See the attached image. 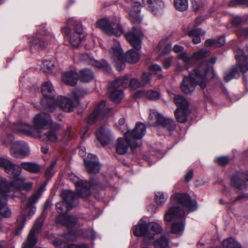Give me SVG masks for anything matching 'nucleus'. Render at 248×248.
I'll return each instance as SVG.
<instances>
[{"mask_svg": "<svg viewBox=\"0 0 248 248\" xmlns=\"http://www.w3.org/2000/svg\"><path fill=\"white\" fill-rule=\"evenodd\" d=\"M204 34V32L200 29H195L188 32L189 36L192 37V41L194 44H197L201 42L200 35Z\"/></svg>", "mask_w": 248, "mask_h": 248, "instance_id": "obj_37", "label": "nucleus"}, {"mask_svg": "<svg viewBox=\"0 0 248 248\" xmlns=\"http://www.w3.org/2000/svg\"><path fill=\"white\" fill-rule=\"evenodd\" d=\"M209 51L207 50L206 49L203 48L199 51L194 53L193 54V58H194V60H199L207 57L209 55Z\"/></svg>", "mask_w": 248, "mask_h": 248, "instance_id": "obj_42", "label": "nucleus"}, {"mask_svg": "<svg viewBox=\"0 0 248 248\" xmlns=\"http://www.w3.org/2000/svg\"><path fill=\"white\" fill-rule=\"evenodd\" d=\"M216 161L220 165H226L229 161V159L227 156H221L216 159Z\"/></svg>", "mask_w": 248, "mask_h": 248, "instance_id": "obj_56", "label": "nucleus"}, {"mask_svg": "<svg viewBox=\"0 0 248 248\" xmlns=\"http://www.w3.org/2000/svg\"><path fill=\"white\" fill-rule=\"evenodd\" d=\"M58 102L62 109L65 112H71L79 105V96L75 92L70 94V98L64 96L58 97Z\"/></svg>", "mask_w": 248, "mask_h": 248, "instance_id": "obj_15", "label": "nucleus"}, {"mask_svg": "<svg viewBox=\"0 0 248 248\" xmlns=\"http://www.w3.org/2000/svg\"><path fill=\"white\" fill-rule=\"evenodd\" d=\"M128 85V77L125 76L116 78L110 85V99L115 102H119L124 97V93L119 87L126 88Z\"/></svg>", "mask_w": 248, "mask_h": 248, "instance_id": "obj_12", "label": "nucleus"}, {"mask_svg": "<svg viewBox=\"0 0 248 248\" xmlns=\"http://www.w3.org/2000/svg\"><path fill=\"white\" fill-rule=\"evenodd\" d=\"M67 248H89L88 247L84 244H81L78 245L70 244Z\"/></svg>", "mask_w": 248, "mask_h": 248, "instance_id": "obj_63", "label": "nucleus"}, {"mask_svg": "<svg viewBox=\"0 0 248 248\" xmlns=\"http://www.w3.org/2000/svg\"><path fill=\"white\" fill-rule=\"evenodd\" d=\"M225 43V38L224 36L220 37L218 40H216V47H220L223 46Z\"/></svg>", "mask_w": 248, "mask_h": 248, "instance_id": "obj_58", "label": "nucleus"}, {"mask_svg": "<svg viewBox=\"0 0 248 248\" xmlns=\"http://www.w3.org/2000/svg\"><path fill=\"white\" fill-rule=\"evenodd\" d=\"M151 74L144 72L141 77V84L142 86L148 85L151 82Z\"/></svg>", "mask_w": 248, "mask_h": 248, "instance_id": "obj_49", "label": "nucleus"}, {"mask_svg": "<svg viewBox=\"0 0 248 248\" xmlns=\"http://www.w3.org/2000/svg\"><path fill=\"white\" fill-rule=\"evenodd\" d=\"M129 86L130 89L132 90H136V89L142 87L141 82H140L136 78H132L130 82L128 80V87Z\"/></svg>", "mask_w": 248, "mask_h": 248, "instance_id": "obj_50", "label": "nucleus"}, {"mask_svg": "<svg viewBox=\"0 0 248 248\" xmlns=\"http://www.w3.org/2000/svg\"><path fill=\"white\" fill-rule=\"evenodd\" d=\"M174 204L169 207V210L164 215L166 221H173L171 227L172 233L181 234L185 226V219L188 211L193 212L197 210L196 201L192 200L190 197L186 194H176L173 199Z\"/></svg>", "mask_w": 248, "mask_h": 248, "instance_id": "obj_1", "label": "nucleus"}, {"mask_svg": "<svg viewBox=\"0 0 248 248\" xmlns=\"http://www.w3.org/2000/svg\"><path fill=\"white\" fill-rule=\"evenodd\" d=\"M14 128L16 132L23 133L26 135L30 136L34 134V128L31 125L19 123L15 125Z\"/></svg>", "mask_w": 248, "mask_h": 248, "instance_id": "obj_29", "label": "nucleus"}, {"mask_svg": "<svg viewBox=\"0 0 248 248\" xmlns=\"http://www.w3.org/2000/svg\"><path fill=\"white\" fill-rule=\"evenodd\" d=\"M44 39H43L40 38V35L39 34H37L35 36H33L31 41V51H32V48L33 47L44 48L45 46V43Z\"/></svg>", "mask_w": 248, "mask_h": 248, "instance_id": "obj_36", "label": "nucleus"}, {"mask_svg": "<svg viewBox=\"0 0 248 248\" xmlns=\"http://www.w3.org/2000/svg\"><path fill=\"white\" fill-rule=\"evenodd\" d=\"M149 69L151 71L158 73L162 71V67L159 65L154 63L150 66Z\"/></svg>", "mask_w": 248, "mask_h": 248, "instance_id": "obj_57", "label": "nucleus"}, {"mask_svg": "<svg viewBox=\"0 0 248 248\" xmlns=\"http://www.w3.org/2000/svg\"><path fill=\"white\" fill-rule=\"evenodd\" d=\"M240 5L248 6V0H232L229 3L230 6H235Z\"/></svg>", "mask_w": 248, "mask_h": 248, "instance_id": "obj_53", "label": "nucleus"}, {"mask_svg": "<svg viewBox=\"0 0 248 248\" xmlns=\"http://www.w3.org/2000/svg\"><path fill=\"white\" fill-rule=\"evenodd\" d=\"M192 4V8L195 12H198L202 8V5L199 4L196 1H193Z\"/></svg>", "mask_w": 248, "mask_h": 248, "instance_id": "obj_59", "label": "nucleus"}, {"mask_svg": "<svg viewBox=\"0 0 248 248\" xmlns=\"http://www.w3.org/2000/svg\"><path fill=\"white\" fill-rule=\"evenodd\" d=\"M71 209L66 207L63 201L56 204V209L60 214L56 217V222L69 229L75 227L77 223V218L75 217L72 215H65V213Z\"/></svg>", "mask_w": 248, "mask_h": 248, "instance_id": "obj_10", "label": "nucleus"}, {"mask_svg": "<svg viewBox=\"0 0 248 248\" xmlns=\"http://www.w3.org/2000/svg\"><path fill=\"white\" fill-rule=\"evenodd\" d=\"M26 221V216L25 214L18 219V224L16 227L15 234L18 235L24 228L25 223Z\"/></svg>", "mask_w": 248, "mask_h": 248, "instance_id": "obj_43", "label": "nucleus"}, {"mask_svg": "<svg viewBox=\"0 0 248 248\" xmlns=\"http://www.w3.org/2000/svg\"><path fill=\"white\" fill-rule=\"evenodd\" d=\"M124 56L125 61L129 63H135L139 60V53L133 49L128 50Z\"/></svg>", "mask_w": 248, "mask_h": 248, "instance_id": "obj_34", "label": "nucleus"}, {"mask_svg": "<svg viewBox=\"0 0 248 248\" xmlns=\"http://www.w3.org/2000/svg\"><path fill=\"white\" fill-rule=\"evenodd\" d=\"M205 46L206 47L211 46H214L216 47V40L214 39H207L204 43Z\"/></svg>", "mask_w": 248, "mask_h": 248, "instance_id": "obj_60", "label": "nucleus"}, {"mask_svg": "<svg viewBox=\"0 0 248 248\" xmlns=\"http://www.w3.org/2000/svg\"><path fill=\"white\" fill-rule=\"evenodd\" d=\"M67 24L65 27L62 29V31L65 35H69L70 32V26H74V31L70 36L69 42L73 47H77L83 38L82 26L79 23L75 21L72 18L67 20Z\"/></svg>", "mask_w": 248, "mask_h": 248, "instance_id": "obj_8", "label": "nucleus"}, {"mask_svg": "<svg viewBox=\"0 0 248 248\" xmlns=\"http://www.w3.org/2000/svg\"><path fill=\"white\" fill-rule=\"evenodd\" d=\"M96 26L109 35L120 36L123 33L122 26L116 19L115 20L103 18L98 20L96 22Z\"/></svg>", "mask_w": 248, "mask_h": 248, "instance_id": "obj_11", "label": "nucleus"}, {"mask_svg": "<svg viewBox=\"0 0 248 248\" xmlns=\"http://www.w3.org/2000/svg\"><path fill=\"white\" fill-rule=\"evenodd\" d=\"M146 93L143 90L139 91L135 93L134 97L136 98H139L144 96H146Z\"/></svg>", "mask_w": 248, "mask_h": 248, "instance_id": "obj_64", "label": "nucleus"}, {"mask_svg": "<svg viewBox=\"0 0 248 248\" xmlns=\"http://www.w3.org/2000/svg\"><path fill=\"white\" fill-rule=\"evenodd\" d=\"M79 59L81 61L86 62L89 64L95 67L102 69L106 72L109 73L111 71V67L106 61L102 60L101 62H98L87 53L79 54Z\"/></svg>", "mask_w": 248, "mask_h": 248, "instance_id": "obj_21", "label": "nucleus"}, {"mask_svg": "<svg viewBox=\"0 0 248 248\" xmlns=\"http://www.w3.org/2000/svg\"><path fill=\"white\" fill-rule=\"evenodd\" d=\"M78 77L81 81L88 82L93 79L94 74L91 69H84L81 70L80 75Z\"/></svg>", "mask_w": 248, "mask_h": 248, "instance_id": "obj_33", "label": "nucleus"}, {"mask_svg": "<svg viewBox=\"0 0 248 248\" xmlns=\"http://www.w3.org/2000/svg\"><path fill=\"white\" fill-rule=\"evenodd\" d=\"M57 162V159H55L52 162L50 165L47 167L45 172L46 177L49 178L52 176L54 173V168Z\"/></svg>", "mask_w": 248, "mask_h": 248, "instance_id": "obj_45", "label": "nucleus"}, {"mask_svg": "<svg viewBox=\"0 0 248 248\" xmlns=\"http://www.w3.org/2000/svg\"><path fill=\"white\" fill-rule=\"evenodd\" d=\"M217 60V58L216 57H212L209 61H203L200 64H201L203 62H206L207 63L208 65L209 66V70H208V75L207 76V80L208 81L209 78H211L213 77V70L212 68L209 65V63L211 64H214Z\"/></svg>", "mask_w": 248, "mask_h": 248, "instance_id": "obj_47", "label": "nucleus"}, {"mask_svg": "<svg viewBox=\"0 0 248 248\" xmlns=\"http://www.w3.org/2000/svg\"><path fill=\"white\" fill-rule=\"evenodd\" d=\"M190 114L189 108L179 109L177 108L174 112L175 116L178 122L183 123L187 120L188 115Z\"/></svg>", "mask_w": 248, "mask_h": 248, "instance_id": "obj_31", "label": "nucleus"}, {"mask_svg": "<svg viewBox=\"0 0 248 248\" xmlns=\"http://www.w3.org/2000/svg\"><path fill=\"white\" fill-rule=\"evenodd\" d=\"M245 173L238 172L235 173L232 177L231 185L238 192L246 188Z\"/></svg>", "mask_w": 248, "mask_h": 248, "instance_id": "obj_26", "label": "nucleus"}, {"mask_svg": "<svg viewBox=\"0 0 248 248\" xmlns=\"http://www.w3.org/2000/svg\"><path fill=\"white\" fill-rule=\"evenodd\" d=\"M124 1L123 6L128 11L129 15L130 20L134 23L140 22L142 17L140 16V4L133 0H122Z\"/></svg>", "mask_w": 248, "mask_h": 248, "instance_id": "obj_14", "label": "nucleus"}, {"mask_svg": "<svg viewBox=\"0 0 248 248\" xmlns=\"http://www.w3.org/2000/svg\"><path fill=\"white\" fill-rule=\"evenodd\" d=\"M53 244L54 246L57 247V248H67L69 247V245L64 244L62 240L56 239L53 241Z\"/></svg>", "mask_w": 248, "mask_h": 248, "instance_id": "obj_54", "label": "nucleus"}, {"mask_svg": "<svg viewBox=\"0 0 248 248\" xmlns=\"http://www.w3.org/2000/svg\"><path fill=\"white\" fill-rule=\"evenodd\" d=\"M63 237L64 239L67 241H73L76 240L78 234L75 232L70 231L68 232L63 234Z\"/></svg>", "mask_w": 248, "mask_h": 248, "instance_id": "obj_48", "label": "nucleus"}, {"mask_svg": "<svg viewBox=\"0 0 248 248\" xmlns=\"http://www.w3.org/2000/svg\"><path fill=\"white\" fill-rule=\"evenodd\" d=\"M235 58L238 66L232 67L229 71L224 75V80L228 82L238 75L239 71L245 73L248 70V55L245 54L243 50L238 48L235 50Z\"/></svg>", "mask_w": 248, "mask_h": 248, "instance_id": "obj_5", "label": "nucleus"}, {"mask_svg": "<svg viewBox=\"0 0 248 248\" xmlns=\"http://www.w3.org/2000/svg\"><path fill=\"white\" fill-rule=\"evenodd\" d=\"M45 186H41L38 189L37 191L32 194L28 199L27 203L25 206L26 209L30 208L28 216L29 217H31L35 212V207L32 206L39 200L44 190Z\"/></svg>", "mask_w": 248, "mask_h": 248, "instance_id": "obj_24", "label": "nucleus"}, {"mask_svg": "<svg viewBox=\"0 0 248 248\" xmlns=\"http://www.w3.org/2000/svg\"><path fill=\"white\" fill-rule=\"evenodd\" d=\"M232 23L234 26L239 25L242 22V19L239 16H235L232 19Z\"/></svg>", "mask_w": 248, "mask_h": 248, "instance_id": "obj_61", "label": "nucleus"}, {"mask_svg": "<svg viewBox=\"0 0 248 248\" xmlns=\"http://www.w3.org/2000/svg\"><path fill=\"white\" fill-rule=\"evenodd\" d=\"M20 167L32 173H37L40 171V165L33 162H22Z\"/></svg>", "mask_w": 248, "mask_h": 248, "instance_id": "obj_30", "label": "nucleus"}, {"mask_svg": "<svg viewBox=\"0 0 248 248\" xmlns=\"http://www.w3.org/2000/svg\"><path fill=\"white\" fill-rule=\"evenodd\" d=\"M146 96L151 100L158 99L160 97L158 92L152 90L149 91L146 93Z\"/></svg>", "mask_w": 248, "mask_h": 248, "instance_id": "obj_51", "label": "nucleus"}, {"mask_svg": "<svg viewBox=\"0 0 248 248\" xmlns=\"http://www.w3.org/2000/svg\"><path fill=\"white\" fill-rule=\"evenodd\" d=\"M84 163L86 170L88 173L95 174L99 171L100 164L95 155L89 154L87 156V159L84 160Z\"/></svg>", "mask_w": 248, "mask_h": 248, "instance_id": "obj_23", "label": "nucleus"}, {"mask_svg": "<svg viewBox=\"0 0 248 248\" xmlns=\"http://www.w3.org/2000/svg\"><path fill=\"white\" fill-rule=\"evenodd\" d=\"M149 120L151 125H161L169 131H173L176 127L175 122L172 119L165 118L161 114L155 110L150 111Z\"/></svg>", "mask_w": 248, "mask_h": 248, "instance_id": "obj_13", "label": "nucleus"}, {"mask_svg": "<svg viewBox=\"0 0 248 248\" xmlns=\"http://www.w3.org/2000/svg\"><path fill=\"white\" fill-rule=\"evenodd\" d=\"M79 196L82 197L78 193L77 194L69 190H63L61 194L62 201L66 204V207L71 208L78 205Z\"/></svg>", "mask_w": 248, "mask_h": 248, "instance_id": "obj_22", "label": "nucleus"}, {"mask_svg": "<svg viewBox=\"0 0 248 248\" xmlns=\"http://www.w3.org/2000/svg\"><path fill=\"white\" fill-rule=\"evenodd\" d=\"M161 231L162 228L158 223L152 222L146 224L145 221L140 219L133 228V234L137 236H144V241L148 243Z\"/></svg>", "mask_w": 248, "mask_h": 248, "instance_id": "obj_4", "label": "nucleus"}, {"mask_svg": "<svg viewBox=\"0 0 248 248\" xmlns=\"http://www.w3.org/2000/svg\"><path fill=\"white\" fill-rule=\"evenodd\" d=\"M68 178L74 183L78 193L84 198L88 197L91 193V189L99 184L97 178L91 179L89 182L84 181L74 173H69Z\"/></svg>", "mask_w": 248, "mask_h": 248, "instance_id": "obj_7", "label": "nucleus"}, {"mask_svg": "<svg viewBox=\"0 0 248 248\" xmlns=\"http://www.w3.org/2000/svg\"><path fill=\"white\" fill-rule=\"evenodd\" d=\"M83 236L85 238L94 239L95 238L96 233L93 230L89 229L83 232Z\"/></svg>", "mask_w": 248, "mask_h": 248, "instance_id": "obj_52", "label": "nucleus"}, {"mask_svg": "<svg viewBox=\"0 0 248 248\" xmlns=\"http://www.w3.org/2000/svg\"><path fill=\"white\" fill-rule=\"evenodd\" d=\"M97 139L103 146L108 144L113 139V136L108 128L101 126L96 132Z\"/></svg>", "mask_w": 248, "mask_h": 248, "instance_id": "obj_25", "label": "nucleus"}, {"mask_svg": "<svg viewBox=\"0 0 248 248\" xmlns=\"http://www.w3.org/2000/svg\"><path fill=\"white\" fill-rule=\"evenodd\" d=\"M175 105L179 109L189 108V103L186 99L181 95H175L173 98Z\"/></svg>", "mask_w": 248, "mask_h": 248, "instance_id": "obj_32", "label": "nucleus"}, {"mask_svg": "<svg viewBox=\"0 0 248 248\" xmlns=\"http://www.w3.org/2000/svg\"><path fill=\"white\" fill-rule=\"evenodd\" d=\"M44 221V218L43 217L39 218L36 221L28 235L26 241L22 244V248H32L36 245L37 242L36 234L40 232Z\"/></svg>", "mask_w": 248, "mask_h": 248, "instance_id": "obj_16", "label": "nucleus"}, {"mask_svg": "<svg viewBox=\"0 0 248 248\" xmlns=\"http://www.w3.org/2000/svg\"><path fill=\"white\" fill-rule=\"evenodd\" d=\"M54 67V62L50 60L44 61L41 65V69L45 73L49 72Z\"/></svg>", "mask_w": 248, "mask_h": 248, "instance_id": "obj_41", "label": "nucleus"}, {"mask_svg": "<svg viewBox=\"0 0 248 248\" xmlns=\"http://www.w3.org/2000/svg\"><path fill=\"white\" fill-rule=\"evenodd\" d=\"M34 134L40 133L42 129L50 128L53 130H59L61 126L59 124L54 123L51 117L45 112H41L35 115L33 119Z\"/></svg>", "mask_w": 248, "mask_h": 248, "instance_id": "obj_9", "label": "nucleus"}, {"mask_svg": "<svg viewBox=\"0 0 248 248\" xmlns=\"http://www.w3.org/2000/svg\"><path fill=\"white\" fill-rule=\"evenodd\" d=\"M167 196L161 192H157L155 194V201L158 205L163 204L166 201Z\"/></svg>", "mask_w": 248, "mask_h": 248, "instance_id": "obj_46", "label": "nucleus"}, {"mask_svg": "<svg viewBox=\"0 0 248 248\" xmlns=\"http://www.w3.org/2000/svg\"><path fill=\"white\" fill-rule=\"evenodd\" d=\"M209 66L205 62L199 64L189 73L188 77L185 76L180 86L182 92L188 94L193 92L196 85H199L202 89L206 87L208 82L207 76Z\"/></svg>", "mask_w": 248, "mask_h": 248, "instance_id": "obj_2", "label": "nucleus"}, {"mask_svg": "<svg viewBox=\"0 0 248 248\" xmlns=\"http://www.w3.org/2000/svg\"><path fill=\"white\" fill-rule=\"evenodd\" d=\"M44 98L41 100L43 109L49 112H53L56 108L57 100L55 98V91L52 83L46 81L44 83L41 90Z\"/></svg>", "mask_w": 248, "mask_h": 248, "instance_id": "obj_6", "label": "nucleus"}, {"mask_svg": "<svg viewBox=\"0 0 248 248\" xmlns=\"http://www.w3.org/2000/svg\"><path fill=\"white\" fill-rule=\"evenodd\" d=\"M173 61V57H170L165 59L163 61V67L165 69H168L171 65Z\"/></svg>", "mask_w": 248, "mask_h": 248, "instance_id": "obj_55", "label": "nucleus"}, {"mask_svg": "<svg viewBox=\"0 0 248 248\" xmlns=\"http://www.w3.org/2000/svg\"><path fill=\"white\" fill-rule=\"evenodd\" d=\"M78 77V76L76 72L69 71L63 73L62 77V80L65 84L74 86L77 83Z\"/></svg>", "mask_w": 248, "mask_h": 248, "instance_id": "obj_28", "label": "nucleus"}, {"mask_svg": "<svg viewBox=\"0 0 248 248\" xmlns=\"http://www.w3.org/2000/svg\"><path fill=\"white\" fill-rule=\"evenodd\" d=\"M125 37L130 44L137 50L140 49L143 34L140 29L134 27L125 34Z\"/></svg>", "mask_w": 248, "mask_h": 248, "instance_id": "obj_19", "label": "nucleus"}, {"mask_svg": "<svg viewBox=\"0 0 248 248\" xmlns=\"http://www.w3.org/2000/svg\"><path fill=\"white\" fill-rule=\"evenodd\" d=\"M172 49V46L170 44H168L165 47L163 51V54H167L170 52Z\"/></svg>", "mask_w": 248, "mask_h": 248, "instance_id": "obj_62", "label": "nucleus"}, {"mask_svg": "<svg viewBox=\"0 0 248 248\" xmlns=\"http://www.w3.org/2000/svg\"><path fill=\"white\" fill-rule=\"evenodd\" d=\"M173 4L176 9L179 11H186L188 6V0H174Z\"/></svg>", "mask_w": 248, "mask_h": 248, "instance_id": "obj_39", "label": "nucleus"}, {"mask_svg": "<svg viewBox=\"0 0 248 248\" xmlns=\"http://www.w3.org/2000/svg\"><path fill=\"white\" fill-rule=\"evenodd\" d=\"M224 248H242L240 244L233 238H229L223 241Z\"/></svg>", "mask_w": 248, "mask_h": 248, "instance_id": "obj_38", "label": "nucleus"}, {"mask_svg": "<svg viewBox=\"0 0 248 248\" xmlns=\"http://www.w3.org/2000/svg\"><path fill=\"white\" fill-rule=\"evenodd\" d=\"M178 58L182 60L186 64L193 63L194 60V58H193V55L191 56L187 55L185 52L180 53L178 55Z\"/></svg>", "mask_w": 248, "mask_h": 248, "instance_id": "obj_40", "label": "nucleus"}, {"mask_svg": "<svg viewBox=\"0 0 248 248\" xmlns=\"http://www.w3.org/2000/svg\"><path fill=\"white\" fill-rule=\"evenodd\" d=\"M147 9L154 14H158L164 8V3L162 0H143Z\"/></svg>", "mask_w": 248, "mask_h": 248, "instance_id": "obj_27", "label": "nucleus"}, {"mask_svg": "<svg viewBox=\"0 0 248 248\" xmlns=\"http://www.w3.org/2000/svg\"><path fill=\"white\" fill-rule=\"evenodd\" d=\"M169 239L165 236H161L154 242L155 248H170L169 245Z\"/></svg>", "mask_w": 248, "mask_h": 248, "instance_id": "obj_35", "label": "nucleus"}, {"mask_svg": "<svg viewBox=\"0 0 248 248\" xmlns=\"http://www.w3.org/2000/svg\"><path fill=\"white\" fill-rule=\"evenodd\" d=\"M106 102L104 100L101 101L96 106L93 112L91 114L87 120L89 124L95 123L99 119L106 116L110 111L109 108H105Z\"/></svg>", "mask_w": 248, "mask_h": 248, "instance_id": "obj_18", "label": "nucleus"}, {"mask_svg": "<svg viewBox=\"0 0 248 248\" xmlns=\"http://www.w3.org/2000/svg\"><path fill=\"white\" fill-rule=\"evenodd\" d=\"M112 59L115 61V66L119 71L124 68L125 59L124 56L123 50L119 43L117 42L115 46L112 47L110 51Z\"/></svg>", "mask_w": 248, "mask_h": 248, "instance_id": "obj_20", "label": "nucleus"}, {"mask_svg": "<svg viewBox=\"0 0 248 248\" xmlns=\"http://www.w3.org/2000/svg\"><path fill=\"white\" fill-rule=\"evenodd\" d=\"M57 130H53L51 129V130L49 131L47 133L45 134L46 138L47 140L52 142H56L58 141V138L56 134V131Z\"/></svg>", "mask_w": 248, "mask_h": 248, "instance_id": "obj_44", "label": "nucleus"}, {"mask_svg": "<svg viewBox=\"0 0 248 248\" xmlns=\"http://www.w3.org/2000/svg\"><path fill=\"white\" fill-rule=\"evenodd\" d=\"M30 149L28 144L23 141L13 143L10 149V154L13 157L23 159L30 155Z\"/></svg>", "mask_w": 248, "mask_h": 248, "instance_id": "obj_17", "label": "nucleus"}, {"mask_svg": "<svg viewBox=\"0 0 248 248\" xmlns=\"http://www.w3.org/2000/svg\"><path fill=\"white\" fill-rule=\"evenodd\" d=\"M146 133V126L142 123H137L135 128L128 130L124 134L125 140L120 138L117 140L116 145V152L119 155H124L128 147L135 149L142 144L141 139Z\"/></svg>", "mask_w": 248, "mask_h": 248, "instance_id": "obj_3", "label": "nucleus"}]
</instances>
